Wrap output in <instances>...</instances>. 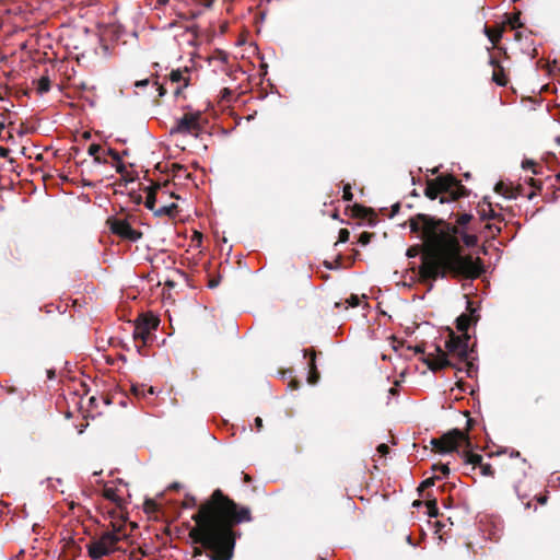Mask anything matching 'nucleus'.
Masks as SVG:
<instances>
[{
  "label": "nucleus",
  "instance_id": "nucleus-1",
  "mask_svg": "<svg viewBox=\"0 0 560 560\" xmlns=\"http://www.w3.org/2000/svg\"><path fill=\"white\" fill-rule=\"evenodd\" d=\"M412 233H420L422 244L410 246L408 257L421 254L419 277L422 282L435 281L439 278L476 279L483 271L480 258L474 259L470 255H462L459 230L456 225L443 219L429 214L418 213L409 219Z\"/></svg>",
  "mask_w": 560,
  "mask_h": 560
},
{
  "label": "nucleus",
  "instance_id": "nucleus-2",
  "mask_svg": "<svg viewBox=\"0 0 560 560\" xmlns=\"http://www.w3.org/2000/svg\"><path fill=\"white\" fill-rule=\"evenodd\" d=\"M189 537L208 551L210 560H232L237 534L234 526L253 520L250 509L240 506L221 489H215L191 516Z\"/></svg>",
  "mask_w": 560,
  "mask_h": 560
},
{
  "label": "nucleus",
  "instance_id": "nucleus-3",
  "mask_svg": "<svg viewBox=\"0 0 560 560\" xmlns=\"http://www.w3.org/2000/svg\"><path fill=\"white\" fill-rule=\"evenodd\" d=\"M469 334L456 335L452 329H450L448 339L445 341L446 350H443L439 345H433V351L428 352L423 362L432 372H436L445 368H455L458 371H462L463 368L457 366L448 357L456 358L460 363H464L465 371L470 377L471 372L475 370V364L469 361V354L472 352V349L469 348Z\"/></svg>",
  "mask_w": 560,
  "mask_h": 560
},
{
  "label": "nucleus",
  "instance_id": "nucleus-4",
  "mask_svg": "<svg viewBox=\"0 0 560 560\" xmlns=\"http://www.w3.org/2000/svg\"><path fill=\"white\" fill-rule=\"evenodd\" d=\"M424 195L431 200L438 198L439 195H448V197L442 196L440 198V202L443 203L450 199L457 200L464 197L466 188L453 175H441L427 180Z\"/></svg>",
  "mask_w": 560,
  "mask_h": 560
},
{
  "label": "nucleus",
  "instance_id": "nucleus-5",
  "mask_svg": "<svg viewBox=\"0 0 560 560\" xmlns=\"http://www.w3.org/2000/svg\"><path fill=\"white\" fill-rule=\"evenodd\" d=\"M475 420L468 418L466 421V431L459 429H453L447 433L443 434L439 439L432 440L433 448L439 453H450L456 451L460 444H464L466 448L471 447V441L468 435V431L471 430Z\"/></svg>",
  "mask_w": 560,
  "mask_h": 560
},
{
  "label": "nucleus",
  "instance_id": "nucleus-6",
  "mask_svg": "<svg viewBox=\"0 0 560 560\" xmlns=\"http://www.w3.org/2000/svg\"><path fill=\"white\" fill-rule=\"evenodd\" d=\"M114 526L113 532H104L97 539H93L86 547L89 556L94 559H101L116 551L117 544L126 536L121 534V526Z\"/></svg>",
  "mask_w": 560,
  "mask_h": 560
},
{
  "label": "nucleus",
  "instance_id": "nucleus-7",
  "mask_svg": "<svg viewBox=\"0 0 560 560\" xmlns=\"http://www.w3.org/2000/svg\"><path fill=\"white\" fill-rule=\"evenodd\" d=\"M160 325V319L152 313H144L139 315L135 323L133 329V339L136 341V347L140 354L145 355L142 352V349L153 340V331L158 329Z\"/></svg>",
  "mask_w": 560,
  "mask_h": 560
},
{
  "label": "nucleus",
  "instance_id": "nucleus-8",
  "mask_svg": "<svg viewBox=\"0 0 560 560\" xmlns=\"http://www.w3.org/2000/svg\"><path fill=\"white\" fill-rule=\"evenodd\" d=\"M201 112L187 113L176 120L171 128V135H196L200 129Z\"/></svg>",
  "mask_w": 560,
  "mask_h": 560
},
{
  "label": "nucleus",
  "instance_id": "nucleus-9",
  "mask_svg": "<svg viewBox=\"0 0 560 560\" xmlns=\"http://www.w3.org/2000/svg\"><path fill=\"white\" fill-rule=\"evenodd\" d=\"M109 230L119 237L136 242L142 237V233L135 230L125 219L110 217L106 221Z\"/></svg>",
  "mask_w": 560,
  "mask_h": 560
},
{
  "label": "nucleus",
  "instance_id": "nucleus-10",
  "mask_svg": "<svg viewBox=\"0 0 560 560\" xmlns=\"http://www.w3.org/2000/svg\"><path fill=\"white\" fill-rule=\"evenodd\" d=\"M472 303L470 301L467 302V310L469 314L463 313L456 318V328L462 334H468V328L472 322H477L479 316H475V310L471 307Z\"/></svg>",
  "mask_w": 560,
  "mask_h": 560
},
{
  "label": "nucleus",
  "instance_id": "nucleus-11",
  "mask_svg": "<svg viewBox=\"0 0 560 560\" xmlns=\"http://www.w3.org/2000/svg\"><path fill=\"white\" fill-rule=\"evenodd\" d=\"M304 357L310 358L307 382L310 384H316L319 380V372L316 365V351L314 349H305Z\"/></svg>",
  "mask_w": 560,
  "mask_h": 560
},
{
  "label": "nucleus",
  "instance_id": "nucleus-12",
  "mask_svg": "<svg viewBox=\"0 0 560 560\" xmlns=\"http://www.w3.org/2000/svg\"><path fill=\"white\" fill-rule=\"evenodd\" d=\"M490 65L493 67L492 81L499 86H505L509 81L504 73V68L492 57L490 58Z\"/></svg>",
  "mask_w": 560,
  "mask_h": 560
},
{
  "label": "nucleus",
  "instance_id": "nucleus-13",
  "mask_svg": "<svg viewBox=\"0 0 560 560\" xmlns=\"http://www.w3.org/2000/svg\"><path fill=\"white\" fill-rule=\"evenodd\" d=\"M478 214H479V217H480V219L482 221L490 220V219H493V220H497V221H503L504 220L502 214L497 213L494 211V209L492 208V205L490 202L483 203V205H479L478 206Z\"/></svg>",
  "mask_w": 560,
  "mask_h": 560
},
{
  "label": "nucleus",
  "instance_id": "nucleus-14",
  "mask_svg": "<svg viewBox=\"0 0 560 560\" xmlns=\"http://www.w3.org/2000/svg\"><path fill=\"white\" fill-rule=\"evenodd\" d=\"M170 80L173 83H179L183 81V85H179L174 90V95L179 96L182 94L183 90L188 86L190 79H189V77H184L182 70L177 69V70H173L170 73Z\"/></svg>",
  "mask_w": 560,
  "mask_h": 560
},
{
  "label": "nucleus",
  "instance_id": "nucleus-15",
  "mask_svg": "<svg viewBox=\"0 0 560 560\" xmlns=\"http://www.w3.org/2000/svg\"><path fill=\"white\" fill-rule=\"evenodd\" d=\"M468 450H469V448H467L466 451H464V452L462 453V456H463V458H464V462H465L466 464L471 465V466H472V469H475V468H477V467L479 468V467L481 466V464L483 463V462H482V456H481V455H479V454H475V453H472V452H470V451H468Z\"/></svg>",
  "mask_w": 560,
  "mask_h": 560
},
{
  "label": "nucleus",
  "instance_id": "nucleus-16",
  "mask_svg": "<svg viewBox=\"0 0 560 560\" xmlns=\"http://www.w3.org/2000/svg\"><path fill=\"white\" fill-rule=\"evenodd\" d=\"M350 209H351V215L354 218L365 219L369 215H373V217L375 215L373 209L366 208L359 203L353 205L352 207H350Z\"/></svg>",
  "mask_w": 560,
  "mask_h": 560
},
{
  "label": "nucleus",
  "instance_id": "nucleus-17",
  "mask_svg": "<svg viewBox=\"0 0 560 560\" xmlns=\"http://www.w3.org/2000/svg\"><path fill=\"white\" fill-rule=\"evenodd\" d=\"M103 497L106 500H109L113 503H115L118 508H121L122 499L118 495V490L116 488H112V487L104 488Z\"/></svg>",
  "mask_w": 560,
  "mask_h": 560
},
{
  "label": "nucleus",
  "instance_id": "nucleus-18",
  "mask_svg": "<svg viewBox=\"0 0 560 560\" xmlns=\"http://www.w3.org/2000/svg\"><path fill=\"white\" fill-rule=\"evenodd\" d=\"M178 206L176 203H171L168 206L160 207L159 209L154 210L155 217H163L167 215L170 218H175L177 213Z\"/></svg>",
  "mask_w": 560,
  "mask_h": 560
},
{
  "label": "nucleus",
  "instance_id": "nucleus-19",
  "mask_svg": "<svg viewBox=\"0 0 560 560\" xmlns=\"http://www.w3.org/2000/svg\"><path fill=\"white\" fill-rule=\"evenodd\" d=\"M502 27L492 28L485 26V34L493 45H497L500 42V39L502 38Z\"/></svg>",
  "mask_w": 560,
  "mask_h": 560
},
{
  "label": "nucleus",
  "instance_id": "nucleus-20",
  "mask_svg": "<svg viewBox=\"0 0 560 560\" xmlns=\"http://www.w3.org/2000/svg\"><path fill=\"white\" fill-rule=\"evenodd\" d=\"M160 186L156 185L154 187H149L148 188V195H147V198H145V202H144V206L145 208H148L149 210L153 211L156 210L154 207H155V202H156V189H159Z\"/></svg>",
  "mask_w": 560,
  "mask_h": 560
},
{
  "label": "nucleus",
  "instance_id": "nucleus-21",
  "mask_svg": "<svg viewBox=\"0 0 560 560\" xmlns=\"http://www.w3.org/2000/svg\"><path fill=\"white\" fill-rule=\"evenodd\" d=\"M495 192L502 195L505 198L513 199L516 198V194H514L513 189L505 185L503 182H499L494 187Z\"/></svg>",
  "mask_w": 560,
  "mask_h": 560
},
{
  "label": "nucleus",
  "instance_id": "nucleus-22",
  "mask_svg": "<svg viewBox=\"0 0 560 560\" xmlns=\"http://www.w3.org/2000/svg\"><path fill=\"white\" fill-rule=\"evenodd\" d=\"M425 505L428 509V515L430 517H438L440 515L436 498H430V494L428 493V500L425 502Z\"/></svg>",
  "mask_w": 560,
  "mask_h": 560
},
{
  "label": "nucleus",
  "instance_id": "nucleus-23",
  "mask_svg": "<svg viewBox=\"0 0 560 560\" xmlns=\"http://www.w3.org/2000/svg\"><path fill=\"white\" fill-rule=\"evenodd\" d=\"M50 90V79L47 75H43L37 81V92L39 94L47 93Z\"/></svg>",
  "mask_w": 560,
  "mask_h": 560
},
{
  "label": "nucleus",
  "instance_id": "nucleus-24",
  "mask_svg": "<svg viewBox=\"0 0 560 560\" xmlns=\"http://www.w3.org/2000/svg\"><path fill=\"white\" fill-rule=\"evenodd\" d=\"M522 167L525 168V170L530 168L533 174H535V175H539V174L542 173V166L538 165L533 160H525V161H523Z\"/></svg>",
  "mask_w": 560,
  "mask_h": 560
},
{
  "label": "nucleus",
  "instance_id": "nucleus-25",
  "mask_svg": "<svg viewBox=\"0 0 560 560\" xmlns=\"http://www.w3.org/2000/svg\"><path fill=\"white\" fill-rule=\"evenodd\" d=\"M132 392L136 396H145V393L153 395L154 389L153 387L145 388L144 385H132Z\"/></svg>",
  "mask_w": 560,
  "mask_h": 560
},
{
  "label": "nucleus",
  "instance_id": "nucleus-26",
  "mask_svg": "<svg viewBox=\"0 0 560 560\" xmlns=\"http://www.w3.org/2000/svg\"><path fill=\"white\" fill-rule=\"evenodd\" d=\"M115 168H116V172L118 174L121 175V177L126 180V182H131L133 180L131 177H129L128 175V172L126 170V165L121 162V160L119 162H116L115 164Z\"/></svg>",
  "mask_w": 560,
  "mask_h": 560
},
{
  "label": "nucleus",
  "instance_id": "nucleus-27",
  "mask_svg": "<svg viewBox=\"0 0 560 560\" xmlns=\"http://www.w3.org/2000/svg\"><path fill=\"white\" fill-rule=\"evenodd\" d=\"M520 16L521 12H515L509 18L508 23L511 26V28L515 30L523 26V24L520 21Z\"/></svg>",
  "mask_w": 560,
  "mask_h": 560
},
{
  "label": "nucleus",
  "instance_id": "nucleus-28",
  "mask_svg": "<svg viewBox=\"0 0 560 560\" xmlns=\"http://www.w3.org/2000/svg\"><path fill=\"white\" fill-rule=\"evenodd\" d=\"M462 238L464 244L468 247L477 245L478 242V237L475 234H463Z\"/></svg>",
  "mask_w": 560,
  "mask_h": 560
},
{
  "label": "nucleus",
  "instance_id": "nucleus-29",
  "mask_svg": "<svg viewBox=\"0 0 560 560\" xmlns=\"http://www.w3.org/2000/svg\"><path fill=\"white\" fill-rule=\"evenodd\" d=\"M480 469V472L482 476H486V477H494V469L492 468V466L488 463H482L481 466L479 467Z\"/></svg>",
  "mask_w": 560,
  "mask_h": 560
},
{
  "label": "nucleus",
  "instance_id": "nucleus-30",
  "mask_svg": "<svg viewBox=\"0 0 560 560\" xmlns=\"http://www.w3.org/2000/svg\"><path fill=\"white\" fill-rule=\"evenodd\" d=\"M436 479H439V477H431V478H428V479L423 480V481L420 483V486H419V488H418V491H419V492H421V491H423L424 489H428V488H430V487L434 486V482H435V480H436Z\"/></svg>",
  "mask_w": 560,
  "mask_h": 560
},
{
  "label": "nucleus",
  "instance_id": "nucleus-31",
  "mask_svg": "<svg viewBox=\"0 0 560 560\" xmlns=\"http://www.w3.org/2000/svg\"><path fill=\"white\" fill-rule=\"evenodd\" d=\"M373 236H374V233L363 232V233H361L358 242L361 245L365 246V245H368L371 242Z\"/></svg>",
  "mask_w": 560,
  "mask_h": 560
},
{
  "label": "nucleus",
  "instance_id": "nucleus-32",
  "mask_svg": "<svg viewBox=\"0 0 560 560\" xmlns=\"http://www.w3.org/2000/svg\"><path fill=\"white\" fill-rule=\"evenodd\" d=\"M197 505V500L194 495L187 494L183 502V506L186 509L195 508Z\"/></svg>",
  "mask_w": 560,
  "mask_h": 560
},
{
  "label": "nucleus",
  "instance_id": "nucleus-33",
  "mask_svg": "<svg viewBox=\"0 0 560 560\" xmlns=\"http://www.w3.org/2000/svg\"><path fill=\"white\" fill-rule=\"evenodd\" d=\"M342 199L345 201H351L353 199V194L351 191V185L350 184H346L343 186V195H342Z\"/></svg>",
  "mask_w": 560,
  "mask_h": 560
},
{
  "label": "nucleus",
  "instance_id": "nucleus-34",
  "mask_svg": "<svg viewBox=\"0 0 560 560\" xmlns=\"http://www.w3.org/2000/svg\"><path fill=\"white\" fill-rule=\"evenodd\" d=\"M471 219H472V215H471V214H469V213H463V214H460V215L457 218V221H456V222L458 223V225L464 226V225L468 224V223L471 221Z\"/></svg>",
  "mask_w": 560,
  "mask_h": 560
},
{
  "label": "nucleus",
  "instance_id": "nucleus-35",
  "mask_svg": "<svg viewBox=\"0 0 560 560\" xmlns=\"http://www.w3.org/2000/svg\"><path fill=\"white\" fill-rule=\"evenodd\" d=\"M486 229L489 230L491 237H497L501 233V228L497 224H487Z\"/></svg>",
  "mask_w": 560,
  "mask_h": 560
},
{
  "label": "nucleus",
  "instance_id": "nucleus-36",
  "mask_svg": "<svg viewBox=\"0 0 560 560\" xmlns=\"http://www.w3.org/2000/svg\"><path fill=\"white\" fill-rule=\"evenodd\" d=\"M350 232L347 229H341L339 231L338 242L346 243L349 240Z\"/></svg>",
  "mask_w": 560,
  "mask_h": 560
},
{
  "label": "nucleus",
  "instance_id": "nucleus-37",
  "mask_svg": "<svg viewBox=\"0 0 560 560\" xmlns=\"http://www.w3.org/2000/svg\"><path fill=\"white\" fill-rule=\"evenodd\" d=\"M101 145L100 144H96V143H92L89 149H88V153L91 155V156H95V155H98V152L101 151Z\"/></svg>",
  "mask_w": 560,
  "mask_h": 560
},
{
  "label": "nucleus",
  "instance_id": "nucleus-38",
  "mask_svg": "<svg viewBox=\"0 0 560 560\" xmlns=\"http://www.w3.org/2000/svg\"><path fill=\"white\" fill-rule=\"evenodd\" d=\"M432 469L434 471L440 470L444 476H447L450 474V468L447 465L441 464V465H433Z\"/></svg>",
  "mask_w": 560,
  "mask_h": 560
},
{
  "label": "nucleus",
  "instance_id": "nucleus-39",
  "mask_svg": "<svg viewBox=\"0 0 560 560\" xmlns=\"http://www.w3.org/2000/svg\"><path fill=\"white\" fill-rule=\"evenodd\" d=\"M107 154L115 161V162H119L121 160L120 158V154L114 150V149H108L107 150Z\"/></svg>",
  "mask_w": 560,
  "mask_h": 560
},
{
  "label": "nucleus",
  "instance_id": "nucleus-40",
  "mask_svg": "<svg viewBox=\"0 0 560 560\" xmlns=\"http://www.w3.org/2000/svg\"><path fill=\"white\" fill-rule=\"evenodd\" d=\"M528 184H529L532 187H534V188H536V189H538V190H540V189H541V187H542V182H541V180H539V179H535V178H529V179H528Z\"/></svg>",
  "mask_w": 560,
  "mask_h": 560
},
{
  "label": "nucleus",
  "instance_id": "nucleus-41",
  "mask_svg": "<svg viewBox=\"0 0 560 560\" xmlns=\"http://www.w3.org/2000/svg\"><path fill=\"white\" fill-rule=\"evenodd\" d=\"M377 452L381 454V455H386L388 454L389 452V446L385 443H382L377 446Z\"/></svg>",
  "mask_w": 560,
  "mask_h": 560
},
{
  "label": "nucleus",
  "instance_id": "nucleus-42",
  "mask_svg": "<svg viewBox=\"0 0 560 560\" xmlns=\"http://www.w3.org/2000/svg\"><path fill=\"white\" fill-rule=\"evenodd\" d=\"M347 302L349 303L350 306L355 307L359 305L360 299L358 298V295L352 294L350 299L347 300Z\"/></svg>",
  "mask_w": 560,
  "mask_h": 560
},
{
  "label": "nucleus",
  "instance_id": "nucleus-43",
  "mask_svg": "<svg viewBox=\"0 0 560 560\" xmlns=\"http://www.w3.org/2000/svg\"><path fill=\"white\" fill-rule=\"evenodd\" d=\"M413 351L416 353H421V354H424V357L421 359L423 361V359L427 357L428 353H425V350H424V346L423 345H417L415 346L413 348Z\"/></svg>",
  "mask_w": 560,
  "mask_h": 560
},
{
  "label": "nucleus",
  "instance_id": "nucleus-44",
  "mask_svg": "<svg viewBox=\"0 0 560 560\" xmlns=\"http://www.w3.org/2000/svg\"><path fill=\"white\" fill-rule=\"evenodd\" d=\"M400 210V203L399 202H396L395 205L392 206V211H390V214L389 217L393 218L395 217Z\"/></svg>",
  "mask_w": 560,
  "mask_h": 560
},
{
  "label": "nucleus",
  "instance_id": "nucleus-45",
  "mask_svg": "<svg viewBox=\"0 0 560 560\" xmlns=\"http://www.w3.org/2000/svg\"><path fill=\"white\" fill-rule=\"evenodd\" d=\"M173 171L175 173V176H178L179 172H186V168L183 166V165H179V164H174L173 165Z\"/></svg>",
  "mask_w": 560,
  "mask_h": 560
},
{
  "label": "nucleus",
  "instance_id": "nucleus-46",
  "mask_svg": "<svg viewBox=\"0 0 560 560\" xmlns=\"http://www.w3.org/2000/svg\"><path fill=\"white\" fill-rule=\"evenodd\" d=\"M145 510H155L156 504L153 500H147L144 503Z\"/></svg>",
  "mask_w": 560,
  "mask_h": 560
},
{
  "label": "nucleus",
  "instance_id": "nucleus-47",
  "mask_svg": "<svg viewBox=\"0 0 560 560\" xmlns=\"http://www.w3.org/2000/svg\"><path fill=\"white\" fill-rule=\"evenodd\" d=\"M10 153V149L0 147V156L7 158Z\"/></svg>",
  "mask_w": 560,
  "mask_h": 560
},
{
  "label": "nucleus",
  "instance_id": "nucleus-48",
  "mask_svg": "<svg viewBox=\"0 0 560 560\" xmlns=\"http://www.w3.org/2000/svg\"><path fill=\"white\" fill-rule=\"evenodd\" d=\"M156 85V90L159 91V95L163 96L166 93V90L163 85H159L158 82L154 83Z\"/></svg>",
  "mask_w": 560,
  "mask_h": 560
},
{
  "label": "nucleus",
  "instance_id": "nucleus-49",
  "mask_svg": "<svg viewBox=\"0 0 560 560\" xmlns=\"http://www.w3.org/2000/svg\"><path fill=\"white\" fill-rule=\"evenodd\" d=\"M511 188L513 189L514 194H516V197L523 194V187L521 185Z\"/></svg>",
  "mask_w": 560,
  "mask_h": 560
},
{
  "label": "nucleus",
  "instance_id": "nucleus-50",
  "mask_svg": "<svg viewBox=\"0 0 560 560\" xmlns=\"http://www.w3.org/2000/svg\"><path fill=\"white\" fill-rule=\"evenodd\" d=\"M209 288H215L219 285V279H210L208 283Z\"/></svg>",
  "mask_w": 560,
  "mask_h": 560
},
{
  "label": "nucleus",
  "instance_id": "nucleus-51",
  "mask_svg": "<svg viewBox=\"0 0 560 560\" xmlns=\"http://www.w3.org/2000/svg\"><path fill=\"white\" fill-rule=\"evenodd\" d=\"M94 162L98 164H105L107 161L105 159H102L100 155L94 156Z\"/></svg>",
  "mask_w": 560,
  "mask_h": 560
},
{
  "label": "nucleus",
  "instance_id": "nucleus-52",
  "mask_svg": "<svg viewBox=\"0 0 560 560\" xmlns=\"http://www.w3.org/2000/svg\"><path fill=\"white\" fill-rule=\"evenodd\" d=\"M255 424H256L257 429L260 430L262 428V420H261V418L257 417L255 419Z\"/></svg>",
  "mask_w": 560,
  "mask_h": 560
},
{
  "label": "nucleus",
  "instance_id": "nucleus-53",
  "mask_svg": "<svg viewBox=\"0 0 560 560\" xmlns=\"http://www.w3.org/2000/svg\"><path fill=\"white\" fill-rule=\"evenodd\" d=\"M8 394H13L16 392V388L13 386H5L3 387Z\"/></svg>",
  "mask_w": 560,
  "mask_h": 560
},
{
  "label": "nucleus",
  "instance_id": "nucleus-54",
  "mask_svg": "<svg viewBox=\"0 0 560 560\" xmlns=\"http://www.w3.org/2000/svg\"><path fill=\"white\" fill-rule=\"evenodd\" d=\"M547 499L548 497L547 495H540L537 498V501L540 503V504H545L547 502Z\"/></svg>",
  "mask_w": 560,
  "mask_h": 560
},
{
  "label": "nucleus",
  "instance_id": "nucleus-55",
  "mask_svg": "<svg viewBox=\"0 0 560 560\" xmlns=\"http://www.w3.org/2000/svg\"><path fill=\"white\" fill-rule=\"evenodd\" d=\"M179 488L180 485L178 482H174L168 487L170 490H178Z\"/></svg>",
  "mask_w": 560,
  "mask_h": 560
},
{
  "label": "nucleus",
  "instance_id": "nucleus-56",
  "mask_svg": "<svg viewBox=\"0 0 560 560\" xmlns=\"http://www.w3.org/2000/svg\"><path fill=\"white\" fill-rule=\"evenodd\" d=\"M149 84V80H142V81H138L136 83L137 86H144V85H148Z\"/></svg>",
  "mask_w": 560,
  "mask_h": 560
},
{
  "label": "nucleus",
  "instance_id": "nucleus-57",
  "mask_svg": "<svg viewBox=\"0 0 560 560\" xmlns=\"http://www.w3.org/2000/svg\"><path fill=\"white\" fill-rule=\"evenodd\" d=\"M443 505H444L445 508H450V506H451V499H450V498H447L446 500H444V501H443Z\"/></svg>",
  "mask_w": 560,
  "mask_h": 560
},
{
  "label": "nucleus",
  "instance_id": "nucleus-58",
  "mask_svg": "<svg viewBox=\"0 0 560 560\" xmlns=\"http://www.w3.org/2000/svg\"><path fill=\"white\" fill-rule=\"evenodd\" d=\"M213 3V0H205V7L211 8Z\"/></svg>",
  "mask_w": 560,
  "mask_h": 560
},
{
  "label": "nucleus",
  "instance_id": "nucleus-59",
  "mask_svg": "<svg viewBox=\"0 0 560 560\" xmlns=\"http://www.w3.org/2000/svg\"><path fill=\"white\" fill-rule=\"evenodd\" d=\"M201 553H202V549L201 548H195V551H194L195 556H198V555H201Z\"/></svg>",
  "mask_w": 560,
  "mask_h": 560
},
{
  "label": "nucleus",
  "instance_id": "nucleus-60",
  "mask_svg": "<svg viewBox=\"0 0 560 560\" xmlns=\"http://www.w3.org/2000/svg\"><path fill=\"white\" fill-rule=\"evenodd\" d=\"M244 480H245L246 482H250V481H252V477H250V476H248V475H244Z\"/></svg>",
  "mask_w": 560,
  "mask_h": 560
},
{
  "label": "nucleus",
  "instance_id": "nucleus-61",
  "mask_svg": "<svg viewBox=\"0 0 560 560\" xmlns=\"http://www.w3.org/2000/svg\"><path fill=\"white\" fill-rule=\"evenodd\" d=\"M422 503H423L422 501L416 500L413 502V506H420V505H422Z\"/></svg>",
  "mask_w": 560,
  "mask_h": 560
},
{
  "label": "nucleus",
  "instance_id": "nucleus-62",
  "mask_svg": "<svg viewBox=\"0 0 560 560\" xmlns=\"http://www.w3.org/2000/svg\"><path fill=\"white\" fill-rule=\"evenodd\" d=\"M535 196H536V192L532 191L530 194L527 195V198L533 199Z\"/></svg>",
  "mask_w": 560,
  "mask_h": 560
},
{
  "label": "nucleus",
  "instance_id": "nucleus-63",
  "mask_svg": "<svg viewBox=\"0 0 560 560\" xmlns=\"http://www.w3.org/2000/svg\"><path fill=\"white\" fill-rule=\"evenodd\" d=\"M54 376H55V372L54 371H48V377L52 378Z\"/></svg>",
  "mask_w": 560,
  "mask_h": 560
},
{
  "label": "nucleus",
  "instance_id": "nucleus-64",
  "mask_svg": "<svg viewBox=\"0 0 560 560\" xmlns=\"http://www.w3.org/2000/svg\"><path fill=\"white\" fill-rule=\"evenodd\" d=\"M557 180L560 182V172L556 175Z\"/></svg>",
  "mask_w": 560,
  "mask_h": 560
}]
</instances>
